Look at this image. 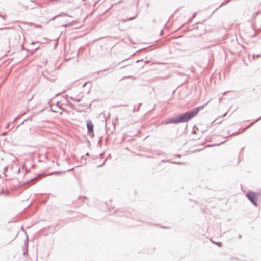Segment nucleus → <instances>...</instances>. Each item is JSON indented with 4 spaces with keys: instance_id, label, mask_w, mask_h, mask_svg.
Masks as SVG:
<instances>
[{
    "instance_id": "nucleus-1",
    "label": "nucleus",
    "mask_w": 261,
    "mask_h": 261,
    "mask_svg": "<svg viewBox=\"0 0 261 261\" xmlns=\"http://www.w3.org/2000/svg\"><path fill=\"white\" fill-rule=\"evenodd\" d=\"M201 108L200 107H197L195 108L192 111H188L185 113H183L179 117L167 120L164 122L165 124H168L170 123L178 124L182 122H187L192 118L196 116L199 112Z\"/></svg>"
},
{
    "instance_id": "nucleus-2",
    "label": "nucleus",
    "mask_w": 261,
    "mask_h": 261,
    "mask_svg": "<svg viewBox=\"0 0 261 261\" xmlns=\"http://www.w3.org/2000/svg\"><path fill=\"white\" fill-rule=\"evenodd\" d=\"M246 196L249 199V200L255 206L257 205L258 200L260 198L259 193H254L253 192H248L246 194Z\"/></svg>"
},
{
    "instance_id": "nucleus-3",
    "label": "nucleus",
    "mask_w": 261,
    "mask_h": 261,
    "mask_svg": "<svg viewBox=\"0 0 261 261\" xmlns=\"http://www.w3.org/2000/svg\"><path fill=\"white\" fill-rule=\"evenodd\" d=\"M87 127L89 132H93V125L92 122L90 120L87 122Z\"/></svg>"
}]
</instances>
